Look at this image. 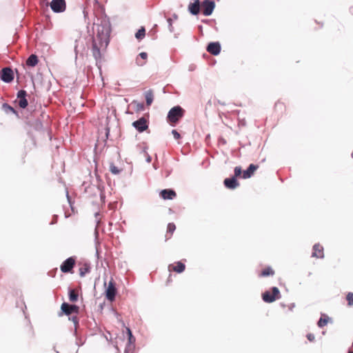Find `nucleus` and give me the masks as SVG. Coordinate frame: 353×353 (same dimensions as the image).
<instances>
[{
    "instance_id": "15",
    "label": "nucleus",
    "mask_w": 353,
    "mask_h": 353,
    "mask_svg": "<svg viewBox=\"0 0 353 353\" xmlns=\"http://www.w3.org/2000/svg\"><path fill=\"white\" fill-rule=\"evenodd\" d=\"M160 196L164 200H172L176 196V193L171 189H165L160 192Z\"/></svg>"
},
{
    "instance_id": "29",
    "label": "nucleus",
    "mask_w": 353,
    "mask_h": 353,
    "mask_svg": "<svg viewBox=\"0 0 353 353\" xmlns=\"http://www.w3.org/2000/svg\"><path fill=\"white\" fill-rule=\"evenodd\" d=\"M346 299L347 301V303L349 306L353 305V293L348 292L346 295Z\"/></svg>"
},
{
    "instance_id": "8",
    "label": "nucleus",
    "mask_w": 353,
    "mask_h": 353,
    "mask_svg": "<svg viewBox=\"0 0 353 353\" xmlns=\"http://www.w3.org/2000/svg\"><path fill=\"white\" fill-rule=\"evenodd\" d=\"M202 12L205 16H209L214 8V3L210 0H205L201 4Z\"/></svg>"
},
{
    "instance_id": "4",
    "label": "nucleus",
    "mask_w": 353,
    "mask_h": 353,
    "mask_svg": "<svg viewBox=\"0 0 353 353\" xmlns=\"http://www.w3.org/2000/svg\"><path fill=\"white\" fill-rule=\"evenodd\" d=\"M76 263V258L70 256L65 260L60 266V270L63 273L71 272Z\"/></svg>"
},
{
    "instance_id": "31",
    "label": "nucleus",
    "mask_w": 353,
    "mask_h": 353,
    "mask_svg": "<svg viewBox=\"0 0 353 353\" xmlns=\"http://www.w3.org/2000/svg\"><path fill=\"white\" fill-rule=\"evenodd\" d=\"M126 330H127L128 335L129 343H132L133 341H134L135 339H134V336H132L130 329L127 327Z\"/></svg>"
},
{
    "instance_id": "2",
    "label": "nucleus",
    "mask_w": 353,
    "mask_h": 353,
    "mask_svg": "<svg viewBox=\"0 0 353 353\" xmlns=\"http://www.w3.org/2000/svg\"><path fill=\"white\" fill-rule=\"evenodd\" d=\"M185 110L181 106H174L168 112L167 119L171 125H175L184 115Z\"/></svg>"
},
{
    "instance_id": "39",
    "label": "nucleus",
    "mask_w": 353,
    "mask_h": 353,
    "mask_svg": "<svg viewBox=\"0 0 353 353\" xmlns=\"http://www.w3.org/2000/svg\"><path fill=\"white\" fill-rule=\"evenodd\" d=\"M348 353H353V351H349Z\"/></svg>"
},
{
    "instance_id": "22",
    "label": "nucleus",
    "mask_w": 353,
    "mask_h": 353,
    "mask_svg": "<svg viewBox=\"0 0 353 353\" xmlns=\"http://www.w3.org/2000/svg\"><path fill=\"white\" fill-rule=\"evenodd\" d=\"M274 274V271L272 270V268L270 267H266L261 271L259 276L265 277V276H272Z\"/></svg>"
},
{
    "instance_id": "25",
    "label": "nucleus",
    "mask_w": 353,
    "mask_h": 353,
    "mask_svg": "<svg viewBox=\"0 0 353 353\" xmlns=\"http://www.w3.org/2000/svg\"><path fill=\"white\" fill-rule=\"evenodd\" d=\"M69 300L71 302H76L78 300V293L75 290H70Z\"/></svg>"
},
{
    "instance_id": "13",
    "label": "nucleus",
    "mask_w": 353,
    "mask_h": 353,
    "mask_svg": "<svg viewBox=\"0 0 353 353\" xmlns=\"http://www.w3.org/2000/svg\"><path fill=\"white\" fill-rule=\"evenodd\" d=\"M312 257L322 259L324 257V251L323 246L319 243H316L313 246Z\"/></svg>"
},
{
    "instance_id": "32",
    "label": "nucleus",
    "mask_w": 353,
    "mask_h": 353,
    "mask_svg": "<svg viewBox=\"0 0 353 353\" xmlns=\"http://www.w3.org/2000/svg\"><path fill=\"white\" fill-rule=\"evenodd\" d=\"M242 174V170H241V167H236L234 168V177H237V176H240Z\"/></svg>"
},
{
    "instance_id": "16",
    "label": "nucleus",
    "mask_w": 353,
    "mask_h": 353,
    "mask_svg": "<svg viewBox=\"0 0 353 353\" xmlns=\"http://www.w3.org/2000/svg\"><path fill=\"white\" fill-rule=\"evenodd\" d=\"M259 168V165L254 164H250L248 168L243 172V179H249L254 173V172Z\"/></svg>"
},
{
    "instance_id": "24",
    "label": "nucleus",
    "mask_w": 353,
    "mask_h": 353,
    "mask_svg": "<svg viewBox=\"0 0 353 353\" xmlns=\"http://www.w3.org/2000/svg\"><path fill=\"white\" fill-rule=\"evenodd\" d=\"M90 267L88 263L83 264L79 268V274L81 277L84 276L87 273L90 272Z\"/></svg>"
},
{
    "instance_id": "19",
    "label": "nucleus",
    "mask_w": 353,
    "mask_h": 353,
    "mask_svg": "<svg viewBox=\"0 0 353 353\" xmlns=\"http://www.w3.org/2000/svg\"><path fill=\"white\" fill-rule=\"evenodd\" d=\"M274 110L278 116H281L285 112V105L283 102L277 101L274 105Z\"/></svg>"
},
{
    "instance_id": "10",
    "label": "nucleus",
    "mask_w": 353,
    "mask_h": 353,
    "mask_svg": "<svg viewBox=\"0 0 353 353\" xmlns=\"http://www.w3.org/2000/svg\"><path fill=\"white\" fill-rule=\"evenodd\" d=\"M132 125L139 132H142L147 130L148 128V121L144 118L141 117L137 121L132 123Z\"/></svg>"
},
{
    "instance_id": "30",
    "label": "nucleus",
    "mask_w": 353,
    "mask_h": 353,
    "mask_svg": "<svg viewBox=\"0 0 353 353\" xmlns=\"http://www.w3.org/2000/svg\"><path fill=\"white\" fill-rule=\"evenodd\" d=\"M327 322H328V321L327 319L321 317V318H320L319 321H318V325L320 327H323L327 324Z\"/></svg>"
},
{
    "instance_id": "35",
    "label": "nucleus",
    "mask_w": 353,
    "mask_h": 353,
    "mask_svg": "<svg viewBox=\"0 0 353 353\" xmlns=\"http://www.w3.org/2000/svg\"><path fill=\"white\" fill-rule=\"evenodd\" d=\"M139 57H140L142 59L145 60V59H147V57H148V54H147V53H146V52H141V53L139 54Z\"/></svg>"
},
{
    "instance_id": "36",
    "label": "nucleus",
    "mask_w": 353,
    "mask_h": 353,
    "mask_svg": "<svg viewBox=\"0 0 353 353\" xmlns=\"http://www.w3.org/2000/svg\"><path fill=\"white\" fill-rule=\"evenodd\" d=\"M72 321L74 323L75 325H77L78 324L77 317V316H73L72 317Z\"/></svg>"
},
{
    "instance_id": "37",
    "label": "nucleus",
    "mask_w": 353,
    "mask_h": 353,
    "mask_svg": "<svg viewBox=\"0 0 353 353\" xmlns=\"http://www.w3.org/2000/svg\"><path fill=\"white\" fill-rule=\"evenodd\" d=\"M3 107H7L8 108H9L12 112L14 111V109L11 106L8 105V104H4Z\"/></svg>"
},
{
    "instance_id": "28",
    "label": "nucleus",
    "mask_w": 353,
    "mask_h": 353,
    "mask_svg": "<svg viewBox=\"0 0 353 353\" xmlns=\"http://www.w3.org/2000/svg\"><path fill=\"white\" fill-rule=\"evenodd\" d=\"M132 104L135 105L136 110L137 111H142V110H144V105H143V103H141L137 102L136 101H134L132 102Z\"/></svg>"
},
{
    "instance_id": "34",
    "label": "nucleus",
    "mask_w": 353,
    "mask_h": 353,
    "mask_svg": "<svg viewBox=\"0 0 353 353\" xmlns=\"http://www.w3.org/2000/svg\"><path fill=\"white\" fill-rule=\"evenodd\" d=\"M307 338L311 342L314 341V339H315L314 335L313 334H311V333L307 334Z\"/></svg>"
},
{
    "instance_id": "23",
    "label": "nucleus",
    "mask_w": 353,
    "mask_h": 353,
    "mask_svg": "<svg viewBox=\"0 0 353 353\" xmlns=\"http://www.w3.org/2000/svg\"><path fill=\"white\" fill-rule=\"evenodd\" d=\"M145 101H146V104L148 106H150L152 101H153V99H154V94H153V92L152 90H148L145 93Z\"/></svg>"
},
{
    "instance_id": "7",
    "label": "nucleus",
    "mask_w": 353,
    "mask_h": 353,
    "mask_svg": "<svg viewBox=\"0 0 353 353\" xmlns=\"http://www.w3.org/2000/svg\"><path fill=\"white\" fill-rule=\"evenodd\" d=\"M116 293H117V289L115 287V284H114V282L113 281V280L112 279L109 281L108 286L105 290L106 298L109 301H112L115 299Z\"/></svg>"
},
{
    "instance_id": "20",
    "label": "nucleus",
    "mask_w": 353,
    "mask_h": 353,
    "mask_svg": "<svg viewBox=\"0 0 353 353\" xmlns=\"http://www.w3.org/2000/svg\"><path fill=\"white\" fill-rule=\"evenodd\" d=\"M188 10L194 15L199 14L200 10L199 0H196L194 3H190Z\"/></svg>"
},
{
    "instance_id": "33",
    "label": "nucleus",
    "mask_w": 353,
    "mask_h": 353,
    "mask_svg": "<svg viewBox=\"0 0 353 353\" xmlns=\"http://www.w3.org/2000/svg\"><path fill=\"white\" fill-rule=\"evenodd\" d=\"M172 134H173L174 138L176 140L181 138L180 134L176 130H172Z\"/></svg>"
},
{
    "instance_id": "5",
    "label": "nucleus",
    "mask_w": 353,
    "mask_h": 353,
    "mask_svg": "<svg viewBox=\"0 0 353 353\" xmlns=\"http://www.w3.org/2000/svg\"><path fill=\"white\" fill-rule=\"evenodd\" d=\"M62 312L66 315L72 314H77L79 312V307L76 305H70L67 303H63L61 306Z\"/></svg>"
},
{
    "instance_id": "17",
    "label": "nucleus",
    "mask_w": 353,
    "mask_h": 353,
    "mask_svg": "<svg viewBox=\"0 0 353 353\" xmlns=\"http://www.w3.org/2000/svg\"><path fill=\"white\" fill-rule=\"evenodd\" d=\"M224 185L229 189H235L239 185V183L235 177L228 178L224 180Z\"/></svg>"
},
{
    "instance_id": "18",
    "label": "nucleus",
    "mask_w": 353,
    "mask_h": 353,
    "mask_svg": "<svg viewBox=\"0 0 353 353\" xmlns=\"http://www.w3.org/2000/svg\"><path fill=\"white\" fill-rule=\"evenodd\" d=\"M176 230V225L174 223H169L167 226L166 233L165 234V241H168L172 237Z\"/></svg>"
},
{
    "instance_id": "6",
    "label": "nucleus",
    "mask_w": 353,
    "mask_h": 353,
    "mask_svg": "<svg viewBox=\"0 0 353 353\" xmlns=\"http://www.w3.org/2000/svg\"><path fill=\"white\" fill-rule=\"evenodd\" d=\"M50 8L54 12H63L66 8L65 1V0H52Z\"/></svg>"
},
{
    "instance_id": "21",
    "label": "nucleus",
    "mask_w": 353,
    "mask_h": 353,
    "mask_svg": "<svg viewBox=\"0 0 353 353\" xmlns=\"http://www.w3.org/2000/svg\"><path fill=\"white\" fill-rule=\"evenodd\" d=\"M39 62L38 57L35 54H31L26 60V65L30 67H34Z\"/></svg>"
},
{
    "instance_id": "11",
    "label": "nucleus",
    "mask_w": 353,
    "mask_h": 353,
    "mask_svg": "<svg viewBox=\"0 0 353 353\" xmlns=\"http://www.w3.org/2000/svg\"><path fill=\"white\" fill-rule=\"evenodd\" d=\"M185 269V265L181 261L175 262L168 265L169 272H174L176 273H181Z\"/></svg>"
},
{
    "instance_id": "26",
    "label": "nucleus",
    "mask_w": 353,
    "mask_h": 353,
    "mask_svg": "<svg viewBox=\"0 0 353 353\" xmlns=\"http://www.w3.org/2000/svg\"><path fill=\"white\" fill-rule=\"evenodd\" d=\"M145 30L144 28L142 27L137 31V32L135 34V37L137 39L140 40V39H142L145 37Z\"/></svg>"
},
{
    "instance_id": "9",
    "label": "nucleus",
    "mask_w": 353,
    "mask_h": 353,
    "mask_svg": "<svg viewBox=\"0 0 353 353\" xmlns=\"http://www.w3.org/2000/svg\"><path fill=\"white\" fill-rule=\"evenodd\" d=\"M1 79L6 83H10L14 79V73L10 68H4L1 70Z\"/></svg>"
},
{
    "instance_id": "38",
    "label": "nucleus",
    "mask_w": 353,
    "mask_h": 353,
    "mask_svg": "<svg viewBox=\"0 0 353 353\" xmlns=\"http://www.w3.org/2000/svg\"><path fill=\"white\" fill-rule=\"evenodd\" d=\"M124 353H132L130 351V345H129V348H126Z\"/></svg>"
},
{
    "instance_id": "1",
    "label": "nucleus",
    "mask_w": 353,
    "mask_h": 353,
    "mask_svg": "<svg viewBox=\"0 0 353 353\" xmlns=\"http://www.w3.org/2000/svg\"><path fill=\"white\" fill-rule=\"evenodd\" d=\"M96 27V35L92 41V54L97 59L100 57L101 49L107 48L110 42L111 26L108 21H102L101 23H94Z\"/></svg>"
},
{
    "instance_id": "3",
    "label": "nucleus",
    "mask_w": 353,
    "mask_h": 353,
    "mask_svg": "<svg viewBox=\"0 0 353 353\" xmlns=\"http://www.w3.org/2000/svg\"><path fill=\"white\" fill-rule=\"evenodd\" d=\"M281 297L280 291L276 287H273L271 291H265L262 294V299L265 303H272Z\"/></svg>"
},
{
    "instance_id": "14",
    "label": "nucleus",
    "mask_w": 353,
    "mask_h": 353,
    "mask_svg": "<svg viewBox=\"0 0 353 353\" xmlns=\"http://www.w3.org/2000/svg\"><path fill=\"white\" fill-rule=\"evenodd\" d=\"M26 91L21 90L17 93V98L19 100V105L21 108H26L28 106V101L26 99Z\"/></svg>"
},
{
    "instance_id": "12",
    "label": "nucleus",
    "mask_w": 353,
    "mask_h": 353,
    "mask_svg": "<svg viewBox=\"0 0 353 353\" xmlns=\"http://www.w3.org/2000/svg\"><path fill=\"white\" fill-rule=\"evenodd\" d=\"M206 50L212 55H218L221 51V46L219 42H212L208 44Z\"/></svg>"
},
{
    "instance_id": "27",
    "label": "nucleus",
    "mask_w": 353,
    "mask_h": 353,
    "mask_svg": "<svg viewBox=\"0 0 353 353\" xmlns=\"http://www.w3.org/2000/svg\"><path fill=\"white\" fill-rule=\"evenodd\" d=\"M110 171L114 174H119L121 172V170L112 163L110 165Z\"/></svg>"
}]
</instances>
